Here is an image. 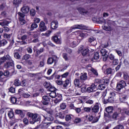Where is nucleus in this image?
<instances>
[{
	"mask_svg": "<svg viewBox=\"0 0 129 129\" xmlns=\"http://www.w3.org/2000/svg\"><path fill=\"white\" fill-rule=\"evenodd\" d=\"M83 109L85 112H90L91 111V108L89 107H85Z\"/></svg>",
	"mask_w": 129,
	"mask_h": 129,
	"instance_id": "5fc2aeb1",
	"label": "nucleus"
},
{
	"mask_svg": "<svg viewBox=\"0 0 129 129\" xmlns=\"http://www.w3.org/2000/svg\"><path fill=\"white\" fill-rule=\"evenodd\" d=\"M95 88H96V85H95L94 84H93L90 87L87 88V92L88 93H91V92H94V91H95Z\"/></svg>",
	"mask_w": 129,
	"mask_h": 129,
	"instance_id": "ddd939ff",
	"label": "nucleus"
},
{
	"mask_svg": "<svg viewBox=\"0 0 129 129\" xmlns=\"http://www.w3.org/2000/svg\"><path fill=\"white\" fill-rule=\"evenodd\" d=\"M98 59H99V53L96 52L94 53V57L92 58V61L95 62V61L98 60Z\"/></svg>",
	"mask_w": 129,
	"mask_h": 129,
	"instance_id": "7c9ffc66",
	"label": "nucleus"
},
{
	"mask_svg": "<svg viewBox=\"0 0 129 129\" xmlns=\"http://www.w3.org/2000/svg\"><path fill=\"white\" fill-rule=\"evenodd\" d=\"M86 28V26L83 25V24H77L73 25L72 28L68 31L69 33H71L72 30H75L76 29H80L81 30H84Z\"/></svg>",
	"mask_w": 129,
	"mask_h": 129,
	"instance_id": "423d86ee",
	"label": "nucleus"
},
{
	"mask_svg": "<svg viewBox=\"0 0 129 129\" xmlns=\"http://www.w3.org/2000/svg\"><path fill=\"white\" fill-rule=\"evenodd\" d=\"M124 127H123V125L121 124H119L116 125L115 127H114L113 129H124Z\"/></svg>",
	"mask_w": 129,
	"mask_h": 129,
	"instance_id": "6e6d98bb",
	"label": "nucleus"
},
{
	"mask_svg": "<svg viewBox=\"0 0 129 129\" xmlns=\"http://www.w3.org/2000/svg\"><path fill=\"white\" fill-rule=\"evenodd\" d=\"M57 73L55 72L54 73V74L49 78H47V79L51 80V79H53L55 77V79H60V77L61 76L60 75H56Z\"/></svg>",
	"mask_w": 129,
	"mask_h": 129,
	"instance_id": "b1692460",
	"label": "nucleus"
},
{
	"mask_svg": "<svg viewBox=\"0 0 129 129\" xmlns=\"http://www.w3.org/2000/svg\"><path fill=\"white\" fill-rule=\"evenodd\" d=\"M49 91L51 92H56V88L54 87L50 86L49 88Z\"/></svg>",
	"mask_w": 129,
	"mask_h": 129,
	"instance_id": "13d9d810",
	"label": "nucleus"
},
{
	"mask_svg": "<svg viewBox=\"0 0 129 129\" xmlns=\"http://www.w3.org/2000/svg\"><path fill=\"white\" fill-rule=\"evenodd\" d=\"M103 30H104L105 31H111L112 30V28H111V27L110 26H107L104 25L102 26Z\"/></svg>",
	"mask_w": 129,
	"mask_h": 129,
	"instance_id": "c9c22d12",
	"label": "nucleus"
},
{
	"mask_svg": "<svg viewBox=\"0 0 129 129\" xmlns=\"http://www.w3.org/2000/svg\"><path fill=\"white\" fill-rule=\"evenodd\" d=\"M33 21H34V23H35V24H39V23L41 22V19L39 18L36 17L34 18Z\"/></svg>",
	"mask_w": 129,
	"mask_h": 129,
	"instance_id": "8fccbe9b",
	"label": "nucleus"
},
{
	"mask_svg": "<svg viewBox=\"0 0 129 129\" xmlns=\"http://www.w3.org/2000/svg\"><path fill=\"white\" fill-rule=\"evenodd\" d=\"M14 66H15L14 61H7L4 65V68H6V69H9V68H14Z\"/></svg>",
	"mask_w": 129,
	"mask_h": 129,
	"instance_id": "9b49d317",
	"label": "nucleus"
},
{
	"mask_svg": "<svg viewBox=\"0 0 129 129\" xmlns=\"http://www.w3.org/2000/svg\"><path fill=\"white\" fill-rule=\"evenodd\" d=\"M91 72H92V73H93V74H94V75H95L96 76H98V73H97V71H96V70L93 68H91Z\"/></svg>",
	"mask_w": 129,
	"mask_h": 129,
	"instance_id": "603ef678",
	"label": "nucleus"
},
{
	"mask_svg": "<svg viewBox=\"0 0 129 129\" xmlns=\"http://www.w3.org/2000/svg\"><path fill=\"white\" fill-rule=\"evenodd\" d=\"M6 61H9V62H12L13 59H12V57L10 56V55L7 54L6 55H5L4 57H2L0 59L1 63H4L6 62Z\"/></svg>",
	"mask_w": 129,
	"mask_h": 129,
	"instance_id": "1a4fd4ad",
	"label": "nucleus"
},
{
	"mask_svg": "<svg viewBox=\"0 0 129 129\" xmlns=\"http://www.w3.org/2000/svg\"><path fill=\"white\" fill-rule=\"evenodd\" d=\"M75 123H79V122H81V118L77 117L74 120Z\"/></svg>",
	"mask_w": 129,
	"mask_h": 129,
	"instance_id": "680f3d73",
	"label": "nucleus"
},
{
	"mask_svg": "<svg viewBox=\"0 0 129 129\" xmlns=\"http://www.w3.org/2000/svg\"><path fill=\"white\" fill-rule=\"evenodd\" d=\"M27 116L30 118L29 122L31 124H35V122H38L41 120V118L38 116V114L31 112L27 113Z\"/></svg>",
	"mask_w": 129,
	"mask_h": 129,
	"instance_id": "f257e3e1",
	"label": "nucleus"
},
{
	"mask_svg": "<svg viewBox=\"0 0 129 129\" xmlns=\"http://www.w3.org/2000/svg\"><path fill=\"white\" fill-rule=\"evenodd\" d=\"M3 69H0V81L4 82V78H2L4 75V72H3Z\"/></svg>",
	"mask_w": 129,
	"mask_h": 129,
	"instance_id": "a18cd8bd",
	"label": "nucleus"
},
{
	"mask_svg": "<svg viewBox=\"0 0 129 129\" xmlns=\"http://www.w3.org/2000/svg\"><path fill=\"white\" fill-rule=\"evenodd\" d=\"M37 27L38 24L34 22L31 25L30 31H33L34 29H37Z\"/></svg>",
	"mask_w": 129,
	"mask_h": 129,
	"instance_id": "f704fd0d",
	"label": "nucleus"
},
{
	"mask_svg": "<svg viewBox=\"0 0 129 129\" xmlns=\"http://www.w3.org/2000/svg\"><path fill=\"white\" fill-rule=\"evenodd\" d=\"M69 84H70V80L68 79L66 80L62 83L63 88H67V87Z\"/></svg>",
	"mask_w": 129,
	"mask_h": 129,
	"instance_id": "c85d7f7f",
	"label": "nucleus"
},
{
	"mask_svg": "<svg viewBox=\"0 0 129 129\" xmlns=\"http://www.w3.org/2000/svg\"><path fill=\"white\" fill-rule=\"evenodd\" d=\"M20 23L21 25H25L26 24V20L24 18H19Z\"/></svg>",
	"mask_w": 129,
	"mask_h": 129,
	"instance_id": "bf43d9fd",
	"label": "nucleus"
},
{
	"mask_svg": "<svg viewBox=\"0 0 129 129\" xmlns=\"http://www.w3.org/2000/svg\"><path fill=\"white\" fill-rule=\"evenodd\" d=\"M74 85L77 87H82V83L79 79H75L74 81Z\"/></svg>",
	"mask_w": 129,
	"mask_h": 129,
	"instance_id": "dca6fc26",
	"label": "nucleus"
},
{
	"mask_svg": "<svg viewBox=\"0 0 129 129\" xmlns=\"http://www.w3.org/2000/svg\"><path fill=\"white\" fill-rule=\"evenodd\" d=\"M126 86V83L124 81L121 80L117 83L116 89L117 91H120L121 89L124 88Z\"/></svg>",
	"mask_w": 129,
	"mask_h": 129,
	"instance_id": "20e7f679",
	"label": "nucleus"
},
{
	"mask_svg": "<svg viewBox=\"0 0 129 129\" xmlns=\"http://www.w3.org/2000/svg\"><path fill=\"white\" fill-rule=\"evenodd\" d=\"M81 91L83 92V93H84V92H87V89L86 88V86L85 85H83L82 84V87H81Z\"/></svg>",
	"mask_w": 129,
	"mask_h": 129,
	"instance_id": "e433bc0d",
	"label": "nucleus"
},
{
	"mask_svg": "<svg viewBox=\"0 0 129 129\" xmlns=\"http://www.w3.org/2000/svg\"><path fill=\"white\" fill-rule=\"evenodd\" d=\"M31 58V55L30 54H25L22 57L23 60H28V59H30Z\"/></svg>",
	"mask_w": 129,
	"mask_h": 129,
	"instance_id": "09e8293b",
	"label": "nucleus"
},
{
	"mask_svg": "<svg viewBox=\"0 0 129 129\" xmlns=\"http://www.w3.org/2000/svg\"><path fill=\"white\" fill-rule=\"evenodd\" d=\"M74 118V116L72 114H68L66 115V121H70Z\"/></svg>",
	"mask_w": 129,
	"mask_h": 129,
	"instance_id": "cd10ccee",
	"label": "nucleus"
},
{
	"mask_svg": "<svg viewBox=\"0 0 129 129\" xmlns=\"http://www.w3.org/2000/svg\"><path fill=\"white\" fill-rule=\"evenodd\" d=\"M42 100L50 101V100H51V97H50V96H43L42 97Z\"/></svg>",
	"mask_w": 129,
	"mask_h": 129,
	"instance_id": "37998d69",
	"label": "nucleus"
},
{
	"mask_svg": "<svg viewBox=\"0 0 129 129\" xmlns=\"http://www.w3.org/2000/svg\"><path fill=\"white\" fill-rule=\"evenodd\" d=\"M11 37H12V34H8L5 33L4 34V37L5 39H7L9 41L11 40Z\"/></svg>",
	"mask_w": 129,
	"mask_h": 129,
	"instance_id": "ea45409f",
	"label": "nucleus"
},
{
	"mask_svg": "<svg viewBox=\"0 0 129 129\" xmlns=\"http://www.w3.org/2000/svg\"><path fill=\"white\" fill-rule=\"evenodd\" d=\"M100 106H101L100 103L99 102L95 103L94 106L93 107H91V108L92 112H93L94 113H97V112L99 111V108Z\"/></svg>",
	"mask_w": 129,
	"mask_h": 129,
	"instance_id": "39448f33",
	"label": "nucleus"
},
{
	"mask_svg": "<svg viewBox=\"0 0 129 129\" xmlns=\"http://www.w3.org/2000/svg\"><path fill=\"white\" fill-rule=\"evenodd\" d=\"M52 123V122H43L41 125V128H47V127H49L50 125H51V124Z\"/></svg>",
	"mask_w": 129,
	"mask_h": 129,
	"instance_id": "aec40b11",
	"label": "nucleus"
},
{
	"mask_svg": "<svg viewBox=\"0 0 129 129\" xmlns=\"http://www.w3.org/2000/svg\"><path fill=\"white\" fill-rule=\"evenodd\" d=\"M112 71H113V70H112V69L108 68L106 70V74H111V73H112Z\"/></svg>",
	"mask_w": 129,
	"mask_h": 129,
	"instance_id": "774afa93",
	"label": "nucleus"
},
{
	"mask_svg": "<svg viewBox=\"0 0 129 129\" xmlns=\"http://www.w3.org/2000/svg\"><path fill=\"white\" fill-rule=\"evenodd\" d=\"M18 15L19 16V19H24V18H25V15L24 13L18 12Z\"/></svg>",
	"mask_w": 129,
	"mask_h": 129,
	"instance_id": "0e129e2a",
	"label": "nucleus"
},
{
	"mask_svg": "<svg viewBox=\"0 0 129 129\" xmlns=\"http://www.w3.org/2000/svg\"><path fill=\"white\" fill-rule=\"evenodd\" d=\"M123 77L125 80H126L127 81L129 82V76H128V75H127V74L126 73L124 74Z\"/></svg>",
	"mask_w": 129,
	"mask_h": 129,
	"instance_id": "69168bd1",
	"label": "nucleus"
},
{
	"mask_svg": "<svg viewBox=\"0 0 129 129\" xmlns=\"http://www.w3.org/2000/svg\"><path fill=\"white\" fill-rule=\"evenodd\" d=\"M8 44V41L6 39H2L0 40V47H5Z\"/></svg>",
	"mask_w": 129,
	"mask_h": 129,
	"instance_id": "2f4dec72",
	"label": "nucleus"
},
{
	"mask_svg": "<svg viewBox=\"0 0 129 129\" xmlns=\"http://www.w3.org/2000/svg\"><path fill=\"white\" fill-rule=\"evenodd\" d=\"M65 113H68V110H66L62 112L56 113V116L61 118V119H64L65 118Z\"/></svg>",
	"mask_w": 129,
	"mask_h": 129,
	"instance_id": "2eb2a0df",
	"label": "nucleus"
},
{
	"mask_svg": "<svg viewBox=\"0 0 129 129\" xmlns=\"http://www.w3.org/2000/svg\"><path fill=\"white\" fill-rule=\"evenodd\" d=\"M9 24H10V22L6 19L0 20V26H2V27L8 26Z\"/></svg>",
	"mask_w": 129,
	"mask_h": 129,
	"instance_id": "4be33fe9",
	"label": "nucleus"
},
{
	"mask_svg": "<svg viewBox=\"0 0 129 129\" xmlns=\"http://www.w3.org/2000/svg\"><path fill=\"white\" fill-rule=\"evenodd\" d=\"M100 53L102 56L103 61L105 62V61L107 60V58H108V55L109 54V53H108V51L106 50V49L104 48H103L100 50Z\"/></svg>",
	"mask_w": 129,
	"mask_h": 129,
	"instance_id": "7ed1b4c3",
	"label": "nucleus"
},
{
	"mask_svg": "<svg viewBox=\"0 0 129 129\" xmlns=\"http://www.w3.org/2000/svg\"><path fill=\"white\" fill-rule=\"evenodd\" d=\"M15 113L16 114H18V115L20 116L21 117H24L25 116V114H24L22 110L16 109L15 110Z\"/></svg>",
	"mask_w": 129,
	"mask_h": 129,
	"instance_id": "bb28decb",
	"label": "nucleus"
},
{
	"mask_svg": "<svg viewBox=\"0 0 129 129\" xmlns=\"http://www.w3.org/2000/svg\"><path fill=\"white\" fill-rule=\"evenodd\" d=\"M60 101H62V95L57 93L56 97H55V99L54 100V102L55 104H58V103H60Z\"/></svg>",
	"mask_w": 129,
	"mask_h": 129,
	"instance_id": "4468645a",
	"label": "nucleus"
},
{
	"mask_svg": "<svg viewBox=\"0 0 129 129\" xmlns=\"http://www.w3.org/2000/svg\"><path fill=\"white\" fill-rule=\"evenodd\" d=\"M86 79H87V74L84 73V74L80 76L81 80L85 81Z\"/></svg>",
	"mask_w": 129,
	"mask_h": 129,
	"instance_id": "58836bf2",
	"label": "nucleus"
},
{
	"mask_svg": "<svg viewBox=\"0 0 129 129\" xmlns=\"http://www.w3.org/2000/svg\"><path fill=\"white\" fill-rule=\"evenodd\" d=\"M23 123L26 125H28L29 124V119L27 118H24L23 120Z\"/></svg>",
	"mask_w": 129,
	"mask_h": 129,
	"instance_id": "052dcab7",
	"label": "nucleus"
},
{
	"mask_svg": "<svg viewBox=\"0 0 129 129\" xmlns=\"http://www.w3.org/2000/svg\"><path fill=\"white\" fill-rule=\"evenodd\" d=\"M78 35H79V37H81V38H86V37H87V36H88V35H89V33H88L86 31H83L82 32L79 33Z\"/></svg>",
	"mask_w": 129,
	"mask_h": 129,
	"instance_id": "a211bd4d",
	"label": "nucleus"
},
{
	"mask_svg": "<svg viewBox=\"0 0 129 129\" xmlns=\"http://www.w3.org/2000/svg\"><path fill=\"white\" fill-rule=\"evenodd\" d=\"M43 85L45 88H49L51 86V84H50V82H45Z\"/></svg>",
	"mask_w": 129,
	"mask_h": 129,
	"instance_id": "49530a36",
	"label": "nucleus"
},
{
	"mask_svg": "<svg viewBox=\"0 0 129 129\" xmlns=\"http://www.w3.org/2000/svg\"><path fill=\"white\" fill-rule=\"evenodd\" d=\"M57 95H58V93L56 92H51L49 94V97H51V98H55L56 97Z\"/></svg>",
	"mask_w": 129,
	"mask_h": 129,
	"instance_id": "473e14b6",
	"label": "nucleus"
},
{
	"mask_svg": "<svg viewBox=\"0 0 129 129\" xmlns=\"http://www.w3.org/2000/svg\"><path fill=\"white\" fill-rule=\"evenodd\" d=\"M11 102L13 104H17V98L15 97H12L11 98Z\"/></svg>",
	"mask_w": 129,
	"mask_h": 129,
	"instance_id": "79ce46f5",
	"label": "nucleus"
},
{
	"mask_svg": "<svg viewBox=\"0 0 129 129\" xmlns=\"http://www.w3.org/2000/svg\"><path fill=\"white\" fill-rule=\"evenodd\" d=\"M98 89H99V90H104V89H105V84L99 85L98 86Z\"/></svg>",
	"mask_w": 129,
	"mask_h": 129,
	"instance_id": "c03bdc74",
	"label": "nucleus"
},
{
	"mask_svg": "<svg viewBox=\"0 0 129 129\" xmlns=\"http://www.w3.org/2000/svg\"><path fill=\"white\" fill-rule=\"evenodd\" d=\"M58 26H59V24L57 20H54L51 22V28L53 30H55V29H57Z\"/></svg>",
	"mask_w": 129,
	"mask_h": 129,
	"instance_id": "f3484780",
	"label": "nucleus"
},
{
	"mask_svg": "<svg viewBox=\"0 0 129 129\" xmlns=\"http://www.w3.org/2000/svg\"><path fill=\"white\" fill-rule=\"evenodd\" d=\"M44 121H53L54 120V117L52 116L51 115H49L46 117H44V119H43Z\"/></svg>",
	"mask_w": 129,
	"mask_h": 129,
	"instance_id": "5701e85b",
	"label": "nucleus"
},
{
	"mask_svg": "<svg viewBox=\"0 0 129 129\" xmlns=\"http://www.w3.org/2000/svg\"><path fill=\"white\" fill-rule=\"evenodd\" d=\"M9 41L10 42L9 46H8V49H10V48H12V46L14 45V43H15V41H14V39L12 38L11 39L9 40Z\"/></svg>",
	"mask_w": 129,
	"mask_h": 129,
	"instance_id": "de8ad7c7",
	"label": "nucleus"
},
{
	"mask_svg": "<svg viewBox=\"0 0 129 129\" xmlns=\"http://www.w3.org/2000/svg\"><path fill=\"white\" fill-rule=\"evenodd\" d=\"M76 46H77V41H74L71 43V47L72 48H75Z\"/></svg>",
	"mask_w": 129,
	"mask_h": 129,
	"instance_id": "4d7b16f0",
	"label": "nucleus"
},
{
	"mask_svg": "<svg viewBox=\"0 0 129 129\" xmlns=\"http://www.w3.org/2000/svg\"><path fill=\"white\" fill-rule=\"evenodd\" d=\"M27 38H28V36L27 35H24L23 36H22V37H21V39H22V41L21 42V44L22 45H24L25 44H26V42H25V40H26V39H27Z\"/></svg>",
	"mask_w": 129,
	"mask_h": 129,
	"instance_id": "72a5a7b5",
	"label": "nucleus"
},
{
	"mask_svg": "<svg viewBox=\"0 0 129 129\" xmlns=\"http://www.w3.org/2000/svg\"><path fill=\"white\" fill-rule=\"evenodd\" d=\"M22 0H13V4L16 8H19V6L22 4Z\"/></svg>",
	"mask_w": 129,
	"mask_h": 129,
	"instance_id": "393cba45",
	"label": "nucleus"
},
{
	"mask_svg": "<svg viewBox=\"0 0 129 129\" xmlns=\"http://www.w3.org/2000/svg\"><path fill=\"white\" fill-rule=\"evenodd\" d=\"M38 29L40 32H45V31H47V26H46V24L44 21H41L40 23Z\"/></svg>",
	"mask_w": 129,
	"mask_h": 129,
	"instance_id": "9d476101",
	"label": "nucleus"
},
{
	"mask_svg": "<svg viewBox=\"0 0 129 129\" xmlns=\"http://www.w3.org/2000/svg\"><path fill=\"white\" fill-rule=\"evenodd\" d=\"M61 35V32H58L56 33V36L52 38V40L56 44H61V39L59 38Z\"/></svg>",
	"mask_w": 129,
	"mask_h": 129,
	"instance_id": "0eeeda50",
	"label": "nucleus"
},
{
	"mask_svg": "<svg viewBox=\"0 0 129 129\" xmlns=\"http://www.w3.org/2000/svg\"><path fill=\"white\" fill-rule=\"evenodd\" d=\"M118 116H119V114L116 112L112 114V118H113V119H117Z\"/></svg>",
	"mask_w": 129,
	"mask_h": 129,
	"instance_id": "4c0bfd02",
	"label": "nucleus"
},
{
	"mask_svg": "<svg viewBox=\"0 0 129 129\" xmlns=\"http://www.w3.org/2000/svg\"><path fill=\"white\" fill-rule=\"evenodd\" d=\"M105 111L107 113L110 114V113H111L113 111V108L112 106H109L105 108Z\"/></svg>",
	"mask_w": 129,
	"mask_h": 129,
	"instance_id": "c756f323",
	"label": "nucleus"
},
{
	"mask_svg": "<svg viewBox=\"0 0 129 129\" xmlns=\"http://www.w3.org/2000/svg\"><path fill=\"white\" fill-rule=\"evenodd\" d=\"M66 106L67 105L65 103H62L60 105V108L61 109H65V108H66Z\"/></svg>",
	"mask_w": 129,
	"mask_h": 129,
	"instance_id": "338daca9",
	"label": "nucleus"
},
{
	"mask_svg": "<svg viewBox=\"0 0 129 129\" xmlns=\"http://www.w3.org/2000/svg\"><path fill=\"white\" fill-rule=\"evenodd\" d=\"M8 115L10 118H12L14 117V112L13 111H10L8 113Z\"/></svg>",
	"mask_w": 129,
	"mask_h": 129,
	"instance_id": "e2e57ef3",
	"label": "nucleus"
},
{
	"mask_svg": "<svg viewBox=\"0 0 129 129\" xmlns=\"http://www.w3.org/2000/svg\"><path fill=\"white\" fill-rule=\"evenodd\" d=\"M54 61H55V60L54 59V58H53L52 57H49L47 59V64H53V63H54Z\"/></svg>",
	"mask_w": 129,
	"mask_h": 129,
	"instance_id": "a19ab883",
	"label": "nucleus"
},
{
	"mask_svg": "<svg viewBox=\"0 0 129 129\" xmlns=\"http://www.w3.org/2000/svg\"><path fill=\"white\" fill-rule=\"evenodd\" d=\"M77 10L81 15H86L87 14V10L82 7H79Z\"/></svg>",
	"mask_w": 129,
	"mask_h": 129,
	"instance_id": "412c9836",
	"label": "nucleus"
},
{
	"mask_svg": "<svg viewBox=\"0 0 129 129\" xmlns=\"http://www.w3.org/2000/svg\"><path fill=\"white\" fill-rule=\"evenodd\" d=\"M79 53H81L83 56H85L87 54H88V48L84 47V46L81 45L79 48Z\"/></svg>",
	"mask_w": 129,
	"mask_h": 129,
	"instance_id": "6e6552de",
	"label": "nucleus"
},
{
	"mask_svg": "<svg viewBox=\"0 0 129 129\" xmlns=\"http://www.w3.org/2000/svg\"><path fill=\"white\" fill-rule=\"evenodd\" d=\"M21 11L23 14H28L30 12V8L26 5H23V7L21 8Z\"/></svg>",
	"mask_w": 129,
	"mask_h": 129,
	"instance_id": "6ab92c4d",
	"label": "nucleus"
},
{
	"mask_svg": "<svg viewBox=\"0 0 129 129\" xmlns=\"http://www.w3.org/2000/svg\"><path fill=\"white\" fill-rule=\"evenodd\" d=\"M99 118L97 117H93L92 115H89L88 118V121L92 122V123H95L98 121Z\"/></svg>",
	"mask_w": 129,
	"mask_h": 129,
	"instance_id": "f8f14e48",
	"label": "nucleus"
},
{
	"mask_svg": "<svg viewBox=\"0 0 129 129\" xmlns=\"http://www.w3.org/2000/svg\"><path fill=\"white\" fill-rule=\"evenodd\" d=\"M119 100L121 102H125L126 101V95L122 94L119 96Z\"/></svg>",
	"mask_w": 129,
	"mask_h": 129,
	"instance_id": "a878e982",
	"label": "nucleus"
},
{
	"mask_svg": "<svg viewBox=\"0 0 129 129\" xmlns=\"http://www.w3.org/2000/svg\"><path fill=\"white\" fill-rule=\"evenodd\" d=\"M14 85L15 86H20L21 85V82L19 80H15L14 81Z\"/></svg>",
	"mask_w": 129,
	"mask_h": 129,
	"instance_id": "3c124183",
	"label": "nucleus"
},
{
	"mask_svg": "<svg viewBox=\"0 0 129 129\" xmlns=\"http://www.w3.org/2000/svg\"><path fill=\"white\" fill-rule=\"evenodd\" d=\"M3 74L4 76H6V77H9L10 76V72L8 70H6L4 71Z\"/></svg>",
	"mask_w": 129,
	"mask_h": 129,
	"instance_id": "864d4df0",
	"label": "nucleus"
},
{
	"mask_svg": "<svg viewBox=\"0 0 129 129\" xmlns=\"http://www.w3.org/2000/svg\"><path fill=\"white\" fill-rule=\"evenodd\" d=\"M118 95V94L115 91L110 92L108 98L104 100V103H105V104H106V103H108V102H109L110 103H113V102H114L115 96H117Z\"/></svg>",
	"mask_w": 129,
	"mask_h": 129,
	"instance_id": "f03ea898",
	"label": "nucleus"
}]
</instances>
